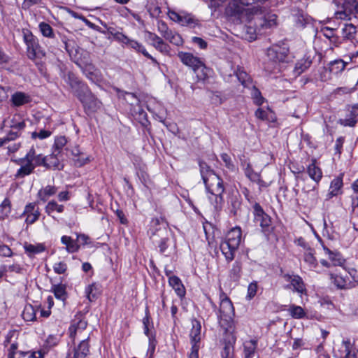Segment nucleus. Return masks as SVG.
<instances>
[{
  "label": "nucleus",
  "mask_w": 358,
  "mask_h": 358,
  "mask_svg": "<svg viewBox=\"0 0 358 358\" xmlns=\"http://www.w3.org/2000/svg\"><path fill=\"white\" fill-rule=\"evenodd\" d=\"M234 309L230 299L222 293L219 309V324L224 331V347L221 352L222 358H234V345L236 341V327L234 321Z\"/></svg>",
  "instance_id": "nucleus-1"
},
{
  "label": "nucleus",
  "mask_w": 358,
  "mask_h": 358,
  "mask_svg": "<svg viewBox=\"0 0 358 358\" xmlns=\"http://www.w3.org/2000/svg\"><path fill=\"white\" fill-rule=\"evenodd\" d=\"M200 173L206 188L210 194L209 200L216 211H220L224 203L225 190L223 180L203 162H199Z\"/></svg>",
  "instance_id": "nucleus-2"
},
{
  "label": "nucleus",
  "mask_w": 358,
  "mask_h": 358,
  "mask_svg": "<svg viewBox=\"0 0 358 358\" xmlns=\"http://www.w3.org/2000/svg\"><path fill=\"white\" fill-rule=\"evenodd\" d=\"M250 13L248 24L245 27V31L248 35L250 41L255 40L257 34H262V31L272 28L277 24V15L266 13L265 7L255 6L250 9Z\"/></svg>",
  "instance_id": "nucleus-3"
},
{
  "label": "nucleus",
  "mask_w": 358,
  "mask_h": 358,
  "mask_svg": "<svg viewBox=\"0 0 358 358\" xmlns=\"http://www.w3.org/2000/svg\"><path fill=\"white\" fill-rule=\"evenodd\" d=\"M241 229L236 227L227 234L225 240L221 243L220 250L228 262L234 259L235 253L241 241Z\"/></svg>",
  "instance_id": "nucleus-4"
},
{
  "label": "nucleus",
  "mask_w": 358,
  "mask_h": 358,
  "mask_svg": "<svg viewBox=\"0 0 358 358\" xmlns=\"http://www.w3.org/2000/svg\"><path fill=\"white\" fill-rule=\"evenodd\" d=\"M178 57L183 64L190 67L195 73H197L199 71H201V73L200 75L198 73L197 75L199 79L204 80L206 78L207 76L205 72L206 67L199 58L185 52H179Z\"/></svg>",
  "instance_id": "nucleus-5"
},
{
  "label": "nucleus",
  "mask_w": 358,
  "mask_h": 358,
  "mask_svg": "<svg viewBox=\"0 0 358 358\" xmlns=\"http://www.w3.org/2000/svg\"><path fill=\"white\" fill-rule=\"evenodd\" d=\"M289 50L285 46L273 45L267 50V57L271 63L267 64L268 71H275L278 69V64L287 60Z\"/></svg>",
  "instance_id": "nucleus-6"
},
{
  "label": "nucleus",
  "mask_w": 358,
  "mask_h": 358,
  "mask_svg": "<svg viewBox=\"0 0 358 358\" xmlns=\"http://www.w3.org/2000/svg\"><path fill=\"white\" fill-rule=\"evenodd\" d=\"M76 97L83 103L86 111L92 113L100 108L101 103L99 101L87 87H84V90L78 94Z\"/></svg>",
  "instance_id": "nucleus-7"
},
{
  "label": "nucleus",
  "mask_w": 358,
  "mask_h": 358,
  "mask_svg": "<svg viewBox=\"0 0 358 358\" xmlns=\"http://www.w3.org/2000/svg\"><path fill=\"white\" fill-rule=\"evenodd\" d=\"M148 233L150 239L155 240L156 238H165L166 235H170V230L166 222L163 218H155L151 221Z\"/></svg>",
  "instance_id": "nucleus-8"
},
{
  "label": "nucleus",
  "mask_w": 358,
  "mask_h": 358,
  "mask_svg": "<svg viewBox=\"0 0 358 358\" xmlns=\"http://www.w3.org/2000/svg\"><path fill=\"white\" fill-rule=\"evenodd\" d=\"M168 15L169 18L182 26H187L190 28H194L199 25V20L194 15L185 11L176 12L173 10H169Z\"/></svg>",
  "instance_id": "nucleus-9"
},
{
  "label": "nucleus",
  "mask_w": 358,
  "mask_h": 358,
  "mask_svg": "<svg viewBox=\"0 0 358 358\" xmlns=\"http://www.w3.org/2000/svg\"><path fill=\"white\" fill-rule=\"evenodd\" d=\"M157 26L158 31L165 40L176 46H180L183 44V39L181 36L178 33L170 29L164 22L162 20L157 21Z\"/></svg>",
  "instance_id": "nucleus-10"
},
{
  "label": "nucleus",
  "mask_w": 358,
  "mask_h": 358,
  "mask_svg": "<svg viewBox=\"0 0 358 358\" xmlns=\"http://www.w3.org/2000/svg\"><path fill=\"white\" fill-rule=\"evenodd\" d=\"M254 219L256 223H259L264 231H268L271 229V218L266 214L258 203L253 205Z\"/></svg>",
  "instance_id": "nucleus-11"
},
{
  "label": "nucleus",
  "mask_w": 358,
  "mask_h": 358,
  "mask_svg": "<svg viewBox=\"0 0 358 358\" xmlns=\"http://www.w3.org/2000/svg\"><path fill=\"white\" fill-rule=\"evenodd\" d=\"M282 278L289 282V285L285 286V289H290L292 287L293 291L300 294H306V285L303 279L298 275H290L285 273L282 275Z\"/></svg>",
  "instance_id": "nucleus-12"
},
{
  "label": "nucleus",
  "mask_w": 358,
  "mask_h": 358,
  "mask_svg": "<svg viewBox=\"0 0 358 358\" xmlns=\"http://www.w3.org/2000/svg\"><path fill=\"white\" fill-rule=\"evenodd\" d=\"M148 39L150 41L151 45H152L157 50L161 53L169 55L171 48L164 41L155 33L148 31Z\"/></svg>",
  "instance_id": "nucleus-13"
},
{
  "label": "nucleus",
  "mask_w": 358,
  "mask_h": 358,
  "mask_svg": "<svg viewBox=\"0 0 358 358\" xmlns=\"http://www.w3.org/2000/svg\"><path fill=\"white\" fill-rule=\"evenodd\" d=\"M245 176L252 182L257 183L260 187H267L268 184L262 180L259 173L254 171L251 164L249 162H244L242 163Z\"/></svg>",
  "instance_id": "nucleus-14"
},
{
  "label": "nucleus",
  "mask_w": 358,
  "mask_h": 358,
  "mask_svg": "<svg viewBox=\"0 0 358 358\" xmlns=\"http://www.w3.org/2000/svg\"><path fill=\"white\" fill-rule=\"evenodd\" d=\"M66 81L71 88L72 92L76 96L87 86L81 82L73 73H69Z\"/></svg>",
  "instance_id": "nucleus-15"
},
{
  "label": "nucleus",
  "mask_w": 358,
  "mask_h": 358,
  "mask_svg": "<svg viewBox=\"0 0 358 358\" xmlns=\"http://www.w3.org/2000/svg\"><path fill=\"white\" fill-rule=\"evenodd\" d=\"M169 283L179 297L182 298L185 295V288L178 277L176 275L169 276Z\"/></svg>",
  "instance_id": "nucleus-16"
},
{
  "label": "nucleus",
  "mask_w": 358,
  "mask_h": 358,
  "mask_svg": "<svg viewBox=\"0 0 358 358\" xmlns=\"http://www.w3.org/2000/svg\"><path fill=\"white\" fill-rule=\"evenodd\" d=\"M343 185L342 175L334 178L330 185L329 192L327 194V199H331L334 196L341 194V188Z\"/></svg>",
  "instance_id": "nucleus-17"
},
{
  "label": "nucleus",
  "mask_w": 358,
  "mask_h": 358,
  "mask_svg": "<svg viewBox=\"0 0 358 358\" xmlns=\"http://www.w3.org/2000/svg\"><path fill=\"white\" fill-rule=\"evenodd\" d=\"M292 20L297 27H304L309 22V17L302 10H294L292 14Z\"/></svg>",
  "instance_id": "nucleus-18"
},
{
  "label": "nucleus",
  "mask_w": 358,
  "mask_h": 358,
  "mask_svg": "<svg viewBox=\"0 0 358 358\" xmlns=\"http://www.w3.org/2000/svg\"><path fill=\"white\" fill-rule=\"evenodd\" d=\"M303 261L308 265L310 270H315L317 266L318 262L315 257V250L311 248H307V250L303 253Z\"/></svg>",
  "instance_id": "nucleus-19"
},
{
  "label": "nucleus",
  "mask_w": 358,
  "mask_h": 358,
  "mask_svg": "<svg viewBox=\"0 0 358 358\" xmlns=\"http://www.w3.org/2000/svg\"><path fill=\"white\" fill-rule=\"evenodd\" d=\"M17 163L21 165V167L17 170L15 175V178L17 179L23 178L25 176L30 175L33 173L35 169V165L29 162H25V163H21L18 160Z\"/></svg>",
  "instance_id": "nucleus-20"
},
{
  "label": "nucleus",
  "mask_w": 358,
  "mask_h": 358,
  "mask_svg": "<svg viewBox=\"0 0 358 358\" xmlns=\"http://www.w3.org/2000/svg\"><path fill=\"white\" fill-rule=\"evenodd\" d=\"M127 45L134 49L137 52H141L145 57L150 59L155 65H159V62L157 61V59L147 52L145 48L142 44L134 40L130 39Z\"/></svg>",
  "instance_id": "nucleus-21"
},
{
  "label": "nucleus",
  "mask_w": 358,
  "mask_h": 358,
  "mask_svg": "<svg viewBox=\"0 0 358 358\" xmlns=\"http://www.w3.org/2000/svg\"><path fill=\"white\" fill-rule=\"evenodd\" d=\"M31 97L29 94L22 92H17L11 96V102L15 106H20L24 104L28 103L31 101Z\"/></svg>",
  "instance_id": "nucleus-22"
},
{
  "label": "nucleus",
  "mask_w": 358,
  "mask_h": 358,
  "mask_svg": "<svg viewBox=\"0 0 358 358\" xmlns=\"http://www.w3.org/2000/svg\"><path fill=\"white\" fill-rule=\"evenodd\" d=\"M192 327L190 331V338L192 341L194 343L193 345H196V343L199 342L201 339V325L199 321L193 320L192 322Z\"/></svg>",
  "instance_id": "nucleus-23"
},
{
  "label": "nucleus",
  "mask_w": 358,
  "mask_h": 358,
  "mask_svg": "<svg viewBox=\"0 0 358 358\" xmlns=\"http://www.w3.org/2000/svg\"><path fill=\"white\" fill-rule=\"evenodd\" d=\"M85 292L88 300L90 301H94L101 294L100 287L96 283H92L85 288Z\"/></svg>",
  "instance_id": "nucleus-24"
},
{
  "label": "nucleus",
  "mask_w": 358,
  "mask_h": 358,
  "mask_svg": "<svg viewBox=\"0 0 358 358\" xmlns=\"http://www.w3.org/2000/svg\"><path fill=\"white\" fill-rule=\"evenodd\" d=\"M57 192V187L53 185H47L41 188L38 192V198L43 201H46L49 197L55 195Z\"/></svg>",
  "instance_id": "nucleus-25"
},
{
  "label": "nucleus",
  "mask_w": 358,
  "mask_h": 358,
  "mask_svg": "<svg viewBox=\"0 0 358 358\" xmlns=\"http://www.w3.org/2000/svg\"><path fill=\"white\" fill-rule=\"evenodd\" d=\"M257 341L250 340L243 343L244 358H252L256 351Z\"/></svg>",
  "instance_id": "nucleus-26"
},
{
  "label": "nucleus",
  "mask_w": 358,
  "mask_h": 358,
  "mask_svg": "<svg viewBox=\"0 0 358 358\" xmlns=\"http://www.w3.org/2000/svg\"><path fill=\"white\" fill-rule=\"evenodd\" d=\"M307 171L309 176L316 182H318L322 177L321 169L315 165V159H313L312 163L308 166Z\"/></svg>",
  "instance_id": "nucleus-27"
},
{
  "label": "nucleus",
  "mask_w": 358,
  "mask_h": 358,
  "mask_svg": "<svg viewBox=\"0 0 358 358\" xmlns=\"http://www.w3.org/2000/svg\"><path fill=\"white\" fill-rule=\"evenodd\" d=\"M24 249L29 257H33L36 254L41 253L45 250V246L42 243L33 245L25 243Z\"/></svg>",
  "instance_id": "nucleus-28"
},
{
  "label": "nucleus",
  "mask_w": 358,
  "mask_h": 358,
  "mask_svg": "<svg viewBox=\"0 0 358 358\" xmlns=\"http://www.w3.org/2000/svg\"><path fill=\"white\" fill-rule=\"evenodd\" d=\"M87 322L83 320H74L69 327V336L73 338L78 331H83L87 327Z\"/></svg>",
  "instance_id": "nucleus-29"
},
{
  "label": "nucleus",
  "mask_w": 358,
  "mask_h": 358,
  "mask_svg": "<svg viewBox=\"0 0 358 358\" xmlns=\"http://www.w3.org/2000/svg\"><path fill=\"white\" fill-rule=\"evenodd\" d=\"M323 249L334 266H341L344 263V259L338 252H333L324 245H323Z\"/></svg>",
  "instance_id": "nucleus-30"
},
{
  "label": "nucleus",
  "mask_w": 358,
  "mask_h": 358,
  "mask_svg": "<svg viewBox=\"0 0 358 358\" xmlns=\"http://www.w3.org/2000/svg\"><path fill=\"white\" fill-rule=\"evenodd\" d=\"M24 39L27 45L28 56L29 58L34 59L36 56V52H35V49H34L36 43L34 41V36L31 34H24Z\"/></svg>",
  "instance_id": "nucleus-31"
},
{
  "label": "nucleus",
  "mask_w": 358,
  "mask_h": 358,
  "mask_svg": "<svg viewBox=\"0 0 358 358\" xmlns=\"http://www.w3.org/2000/svg\"><path fill=\"white\" fill-rule=\"evenodd\" d=\"M242 272V264L240 262L236 261L229 271V278L234 281H238L241 278Z\"/></svg>",
  "instance_id": "nucleus-32"
},
{
  "label": "nucleus",
  "mask_w": 358,
  "mask_h": 358,
  "mask_svg": "<svg viewBox=\"0 0 358 358\" xmlns=\"http://www.w3.org/2000/svg\"><path fill=\"white\" fill-rule=\"evenodd\" d=\"M289 313L294 319H302L306 317V313L299 306L291 305L288 309Z\"/></svg>",
  "instance_id": "nucleus-33"
},
{
  "label": "nucleus",
  "mask_w": 358,
  "mask_h": 358,
  "mask_svg": "<svg viewBox=\"0 0 358 358\" xmlns=\"http://www.w3.org/2000/svg\"><path fill=\"white\" fill-rule=\"evenodd\" d=\"M61 241L64 245H66V250L70 253L75 252L79 249L78 245L70 236H63Z\"/></svg>",
  "instance_id": "nucleus-34"
},
{
  "label": "nucleus",
  "mask_w": 358,
  "mask_h": 358,
  "mask_svg": "<svg viewBox=\"0 0 358 358\" xmlns=\"http://www.w3.org/2000/svg\"><path fill=\"white\" fill-rule=\"evenodd\" d=\"M22 316L25 321H34L36 320V310L31 305L25 306Z\"/></svg>",
  "instance_id": "nucleus-35"
},
{
  "label": "nucleus",
  "mask_w": 358,
  "mask_h": 358,
  "mask_svg": "<svg viewBox=\"0 0 358 358\" xmlns=\"http://www.w3.org/2000/svg\"><path fill=\"white\" fill-rule=\"evenodd\" d=\"M25 122L19 116L14 115L10 120V128L13 129H24Z\"/></svg>",
  "instance_id": "nucleus-36"
},
{
  "label": "nucleus",
  "mask_w": 358,
  "mask_h": 358,
  "mask_svg": "<svg viewBox=\"0 0 358 358\" xmlns=\"http://www.w3.org/2000/svg\"><path fill=\"white\" fill-rule=\"evenodd\" d=\"M89 344L87 340H83L79 344L78 348L75 350L77 356L80 355L81 358H85L89 353Z\"/></svg>",
  "instance_id": "nucleus-37"
},
{
  "label": "nucleus",
  "mask_w": 358,
  "mask_h": 358,
  "mask_svg": "<svg viewBox=\"0 0 358 358\" xmlns=\"http://www.w3.org/2000/svg\"><path fill=\"white\" fill-rule=\"evenodd\" d=\"M347 63L343 61L342 59H337L331 63L330 65V71L334 73H338L343 71Z\"/></svg>",
  "instance_id": "nucleus-38"
},
{
  "label": "nucleus",
  "mask_w": 358,
  "mask_h": 358,
  "mask_svg": "<svg viewBox=\"0 0 358 358\" xmlns=\"http://www.w3.org/2000/svg\"><path fill=\"white\" fill-rule=\"evenodd\" d=\"M67 140L64 136H58L55 141V150L53 155L56 157L60 153L63 147L66 144Z\"/></svg>",
  "instance_id": "nucleus-39"
},
{
  "label": "nucleus",
  "mask_w": 358,
  "mask_h": 358,
  "mask_svg": "<svg viewBox=\"0 0 358 358\" xmlns=\"http://www.w3.org/2000/svg\"><path fill=\"white\" fill-rule=\"evenodd\" d=\"M169 236L170 235H166L165 238H156L157 239L152 240V243L159 248V252L161 253H164L168 248L167 242L169 241Z\"/></svg>",
  "instance_id": "nucleus-40"
},
{
  "label": "nucleus",
  "mask_w": 358,
  "mask_h": 358,
  "mask_svg": "<svg viewBox=\"0 0 358 358\" xmlns=\"http://www.w3.org/2000/svg\"><path fill=\"white\" fill-rule=\"evenodd\" d=\"M311 64V60L308 59H301V61L298 62L295 66V71L296 73L301 74L305 70L308 69L310 66Z\"/></svg>",
  "instance_id": "nucleus-41"
},
{
  "label": "nucleus",
  "mask_w": 358,
  "mask_h": 358,
  "mask_svg": "<svg viewBox=\"0 0 358 358\" xmlns=\"http://www.w3.org/2000/svg\"><path fill=\"white\" fill-rule=\"evenodd\" d=\"M64 206L63 205H59L57 202L54 201H51L48 202L45 207V211L48 214H50L51 213L54 211H57L58 213H62L64 211Z\"/></svg>",
  "instance_id": "nucleus-42"
},
{
  "label": "nucleus",
  "mask_w": 358,
  "mask_h": 358,
  "mask_svg": "<svg viewBox=\"0 0 358 358\" xmlns=\"http://www.w3.org/2000/svg\"><path fill=\"white\" fill-rule=\"evenodd\" d=\"M53 292L56 298L60 300H64L66 297V287L64 285L59 284L54 285Z\"/></svg>",
  "instance_id": "nucleus-43"
},
{
  "label": "nucleus",
  "mask_w": 358,
  "mask_h": 358,
  "mask_svg": "<svg viewBox=\"0 0 358 358\" xmlns=\"http://www.w3.org/2000/svg\"><path fill=\"white\" fill-rule=\"evenodd\" d=\"M350 115L352 117L345 120L347 122L345 125L354 127L357 123L355 117L358 115V104H355L351 107Z\"/></svg>",
  "instance_id": "nucleus-44"
},
{
  "label": "nucleus",
  "mask_w": 358,
  "mask_h": 358,
  "mask_svg": "<svg viewBox=\"0 0 358 358\" xmlns=\"http://www.w3.org/2000/svg\"><path fill=\"white\" fill-rule=\"evenodd\" d=\"M356 86L354 87H341L334 90V94L335 95L342 96L345 94H350L356 90Z\"/></svg>",
  "instance_id": "nucleus-45"
},
{
  "label": "nucleus",
  "mask_w": 358,
  "mask_h": 358,
  "mask_svg": "<svg viewBox=\"0 0 358 358\" xmlns=\"http://www.w3.org/2000/svg\"><path fill=\"white\" fill-rule=\"evenodd\" d=\"M39 28L42 34L45 37L52 38L53 37L52 28L50 24L45 22H41L39 24Z\"/></svg>",
  "instance_id": "nucleus-46"
},
{
  "label": "nucleus",
  "mask_w": 358,
  "mask_h": 358,
  "mask_svg": "<svg viewBox=\"0 0 358 358\" xmlns=\"http://www.w3.org/2000/svg\"><path fill=\"white\" fill-rule=\"evenodd\" d=\"M241 203L239 199L236 196H232L230 200V213L234 215L237 214L238 210L240 208Z\"/></svg>",
  "instance_id": "nucleus-47"
},
{
  "label": "nucleus",
  "mask_w": 358,
  "mask_h": 358,
  "mask_svg": "<svg viewBox=\"0 0 358 358\" xmlns=\"http://www.w3.org/2000/svg\"><path fill=\"white\" fill-rule=\"evenodd\" d=\"M1 210L3 215L8 216L11 210V203L8 198H6L0 205Z\"/></svg>",
  "instance_id": "nucleus-48"
},
{
  "label": "nucleus",
  "mask_w": 358,
  "mask_h": 358,
  "mask_svg": "<svg viewBox=\"0 0 358 358\" xmlns=\"http://www.w3.org/2000/svg\"><path fill=\"white\" fill-rule=\"evenodd\" d=\"M36 155H36L35 150L34 148H31L27 153V155H25L24 157L19 159V162H20L21 163H25V162H27L34 164V160Z\"/></svg>",
  "instance_id": "nucleus-49"
},
{
  "label": "nucleus",
  "mask_w": 358,
  "mask_h": 358,
  "mask_svg": "<svg viewBox=\"0 0 358 358\" xmlns=\"http://www.w3.org/2000/svg\"><path fill=\"white\" fill-rule=\"evenodd\" d=\"M67 269V265L66 263L63 262H60L55 264L53 266L54 271L57 274H63L66 272Z\"/></svg>",
  "instance_id": "nucleus-50"
},
{
  "label": "nucleus",
  "mask_w": 358,
  "mask_h": 358,
  "mask_svg": "<svg viewBox=\"0 0 358 358\" xmlns=\"http://www.w3.org/2000/svg\"><path fill=\"white\" fill-rule=\"evenodd\" d=\"M13 255L12 250L8 245L1 244L0 247V255L3 257H10Z\"/></svg>",
  "instance_id": "nucleus-51"
},
{
  "label": "nucleus",
  "mask_w": 358,
  "mask_h": 358,
  "mask_svg": "<svg viewBox=\"0 0 358 358\" xmlns=\"http://www.w3.org/2000/svg\"><path fill=\"white\" fill-rule=\"evenodd\" d=\"M50 135L51 131L45 129H41L39 132L35 131L31 134V136L33 138H38L40 139L46 138L49 137Z\"/></svg>",
  "instance_id": "nucleus-52"
},
{
  "label": "nucleus",
  "mask_w": 358,
  "mask_h": 358,
  "mask_svg": "<svg viewBox=\"0 0 358 358\" xmlns=\"http://www.w3.org/2000/svg\"><path fill=\"white\" fill-rule=\"evenodd\" d=\"M257 285L256 282H251L248 288V295L247 297L249 299H252L257 294Z\"/></svg>",
  "instance_id": "nucleus-53"
},
{
  "label": "nucleus",
  "mask_w": 358,
  "mask_h": 358,
  "mask_svg": "<svg viewBox=\"0 0 358 358\" xmlns=\"http://www.w3.org/2000/svg\"><path fill=\"white\" fill-rule=\"evenodd\" d=\"M39 211H36L34 213L28 214V215H27L25 222L27 224H32L39 218Z\"/></svg>",
  "instance_id": "nucleus-54"
},
{
  "label": "nucleus",
  "mask_w": 358,
  "mask_h": 358,
  "mask_svg": "<svg viewBox=\"0 0 358 358\" xmlns=\"http://www.w3.org/2000/svg\"><path fill=\"white\" fill-rule=\"evenodd\" d=\"M236 76L237 77V79L243 84L245 85L247 82V80L249 79L248 76L246 72L244 71L238 70L236 73Z\"/></svg>",
  "instance_id": "nucleus-55"
},
{
  "label": "nucleus",
  "mask_w": 358,
  "mask_h": 358,
  "mask_svg": "<svg viewBox=\"0 0 358 358\" xmlns=\"http://www.w3.org/2000/svg\"><path fill=\"white\" fill-rule=\"evenodd\" d=\"M253 98L255 103L258 106H261L264 103V99L261 96V93L257 89L254 90Z\"/></svg>",
  "instance_id": "nucleus-56"
},
{
  "label": "nucleus",
  "mask_w": 358,
  "mask_h": 358,
  "mask_svg": "<svg viewBox=\"0 0 358 358\" xmlns=\"http://www.w3.org/2000/svg\"><path fill=\"white\" fill-rule=\"evenodd\" d=\"M144 333L148 337L150 341V345L152 347V350H155V341L152 334H150V328L149 326L144 327Z\"/></svg>",
  "instance_id": "nucleus-57"
},
{
  "label": "nucleus",
  "mask_w": 358,
  "mask_h": 358,
  "mask_svg": "<svg viewBox=\"0 0 358 358\" xmlns=\"http://www.w3.org/2000/svg\"><path fill=\"white\" fill-rule=\"evenodd\" d=\"M255 116L262 120H268V111L262 109V108H258L255 111Z\"/></svg>",
  "instance_id": "nucleus-58"
},
{
  "label": "nucleus",
  "mask_w": 358,
  "mask_h": 358,
  "mask_svg": "<svg viewBox=\"0 0 358 358\" xmlns=\"http://www.w3.org/2000/svg\"><path fill=\"white\" fill-rule=\"evenodd\" d=\"M36 211H39L38 208H36L35 203H30L25 206L23 215H28V214L34 213Z\"/></svg>",
  "instance_id": "nucleus-59"
},
{
  "label": "nucleus",
  "mask_w": 358,
  "mask_h": 358,
  "mask_svg": "<svg viewBox=\"0 0 358 358\" xmlns=\"http://www.w3.org/2000/svg\"><path fill=\"white\" fill-rule=\"evenodd\" d=\"M114 38L116 41H117L122 43L126 44V45H128L129 40H130L127 36H125L124 34H123L121 32H118L117 34H115V36Z\"/></svg>",
  "instance_id": "nucleus-60"
},
{
  "label": "nucleus",
  "mask_w": 358,
  "mask_h": 358,
  "mask_svg": "<svg viewBox=\"0 0 358 358\" xmlns=\"http://www.w3.org/2000/svg\"><path fill=\"white\" fill-rule=\"evenodd\" d=\"M221 159L224 162L225 166L229 169H232L234 167V164L231 162V159L230 156L227 153H223L221 155Z\"/></svg>",
  "instance_id": "nucleus-61"
},
{
  "label": "nucleus",
  "mask_w": 358,
  "mask_h": 358,
  "mask_svg": "<svg viewBox=\"0 0 358 358\" xmlns=\"http://www.w3.org/2000/svg\"><path fill=\"white\" fill-rule=\"evenodd\" d=\"M192 41L195 45H198L201 49H205L207 47V43L201 38L195 36L192 38Z\"/></svg>",
  "instance_id": "nucleus-62"
},
{
  "label": "nucleus",
  "mask_w": 358,
  "mask_h": 358,
  "mask_svg": "<svg viewBox=\"0 0 358 358\" xmlns=\"http://www.w3.org/2000/svg\"><path fill=\"white\" fill-rule=\"evenodd\" d=\"M335 16L337 19H341V20H350V14L348 13L346 10L337 11L335 13Z\"/></svg>",
  "instance_id": "nucleus-63"
},
{
  "label": "nucleus",
  "mask_w": 358,
  "mask_h": 358,
  "mask_svg": "<svg viewBox=\"0 0 358 358\" xmlns=\"http://www.w3.org/2000/svg\"><path fill=\"white\" fill-rule=\"evenodd\" d=\"M343 31L347 35L355 34L356 32V27L352 24H345V27L343 29Z\"/></svg>",
  "instance_id": "nucleus-64"
}]
</instances>
